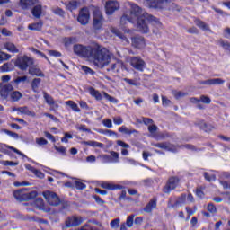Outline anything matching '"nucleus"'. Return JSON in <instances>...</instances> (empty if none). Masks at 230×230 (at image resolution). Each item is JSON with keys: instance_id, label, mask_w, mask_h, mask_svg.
<instances>
[{"instance_id": "f257e3e1", "label": "nucleus", "mask_w": 230, "mask_h": 230, "mask_svg": "<svg viewBox=\"0 0 230 230\" xmlns=\"http://www.w3.org/2000/svg\"><path fill=\"white\" fill-rule=\"evenodd\" d=\"M73 51L76 57L93 60L94 66L100 69H103V67L111 64V52H109V49L98 43H93L88 46L75 44Z\"/></svg>"}, {"instance_id": "f03ea898", "label": "nucleus", "mask_w": 230, "mask_h": 230, "mask_svg": "<svg viewBox=\"0 0 230 230\" xmlns=\"http://www.w3.org/2000/svg\"><path fill=\"white\" fill-rule=\"evenodd\" d=\"M131 15L137 17V30L140 31V33H148L150 31L148 24L155 26L157 29L162 26L159 19L155 18L154 15L148 14V13H143V9L137 4L131 5Z\"/></svg>"}, {"instance_id": "7ed1b4c3", "label": "nucleus", "mask_w": 230, "mask_h": 230, "mask_svg": "<svg viewBox=\"0 0 230 230\" xmlns=\"http://www.w3.org/2000/svg\"><path fill=\"white\" fill-rule=\"evenodd\" d=\"M26 191H28L27 188H22L15 190L13 192L14 199H16V200H19V202H28V200H33V199H37V195H39L37 190H32L31 192Z\"/></svg>"}, {"instance_id": "20e7f679", "label": "nucleus", "mask_w": 230, "mask_h": 230, "mask_svg": "<svg viewBox=\"0 0 230 230\" xmlns=\"http://www.w3.org/2000/svg\"><path fill=\"white\" fill-rule=\"evenodd\" d=\"M44 199L47 200L49 206H60L62 200H60V197L57 192H53L51 190H45L42 192Z\"/></svg>"}, {"instance_id": "39448f33", "label": "nucleus", "mask_w": 230, "mask_h": 230, "mask_svg": "<svg viewBox=\"0 0 230 230\" xmlns=\"http://www.w3.org/2000/svg\"><path fill=\"white\" fill-rule=\"evenodd\" d=\"M14 66L19 67L21 71H26L30 66H33V58L28 56L20 57L16 59Z\"/></svg>"}, {"instance_id": "423d86ee", "label": "nucleus", "mask_w": 230, "mask_h": 230, "mask_svg": "<svg viewBox=\"0 0 230 230\" xmlns=\"http://www.w3.org/2000/svg\"><path fill=\"white\" fill-rule=\"evenodd\" d=\"M179 182H181V179L178 176H171L165 186L163 188L164 193L170 194L177 186H179Z\"/></svg>"}, {"instance_id": "0eeeda50", "label": "nucleus", "mask_w": 230, "mask_h": 230, "mask_svg": "<svg viewBox=\"0 0 230 230\" xmlns=\"http://www.w3.org/2000/svg\"><path fill=\"white\" fill-rule=\"evenodd\" d=\"M103 22H105V19L103 18V14L100 11L93 12V28L95 31L102 30L103 28Z\"/></svg>"}, {"instance_id": "6e6552de", "label": "nucleus", "mask_w": 230, "mask_h": 230, "mask_svg": "<svg viewBox=\"0 0 230 230\" xmlns=\"http://www.w3.org/2000/svg\"><path fill=\"white\" fill-rule=\"evenodd\" d=\"M89 19H91V13L89 12V8L83 7L80 9L77 21L82 24V26H87V24H89Z\"/></svg>"}, {"instance_id": "1a4fd4ad", "label": "nucleus", "mask_w": 230, "mask_h": 230, "mask_svg": "<svg viewBox=\"0 0 230 230\" xmlns=\"http://www.w3.org/2000/svg\"><path fill=\"white\" fill-rule=\"evenodd\" d=\"M129 60L130 65L132 66V67H134V69H136L137 71H140L141 73L145 71V67H146V63H145V60H143L141 58L130 57Z\"/></svg>"}, {"instance_id": "9d476101", "label": "nucleus", "mask_w": 230, "mask_h": 230, "mask_svg": "<svg viewBox=\"0 0 230 230\" xmlns=\"http://www.w3.org/2000/svg\"><path fill=\"white\" fill-rule=\"evenodd\" d=\"M155 148H161V150H165L166 152H172V154H177L179 149H177V145L172 144L170 142H159L154 144Z\"/></svg>"}, {"instance_id": "9b49d317", "label": "nucleus", "mask_w": 230, "mask_h": 230, "mask_svg": "<svg viewBox=\"0 0 230 230\" xmlns=\"http://www.w3.org/2000/svg\"><path fill=\"white\" fill-rule=\"evenodd\" d=\"M84 222V217L80 216H70L65 221L66 227H77Z\"/></svg>"}, {"instance_id": "f8f14e48", "label": "nucleus", "mask_w": 230, "mask_h": 230, "mask_svg": "<svg viewBox=\"0 0 230 230\" xmlns=\"http://www.w3.org/2000/svg\"><path fill=\"white\" fill-rule=\"evenodd\" d=\"M106 15H112L116 10H119V3L115 0H110L106 2L105 5Z\"/></svg>"}, {"instance_id": "ddd939ff", "label": "nucleus", "mask_w": 230, "mask_h": 230, "mask_svg": "<svg viewBox=\"0 0 230 230\" xmlns=\"http://www.w3.org/2000/svg\"><path fill=\"white\" fill-rule=\"evenodd\" d=\"M131 46L133 48H137V49H141L146 46V43L145 42V38L140 35H136L131 38Z\"/></svg>"}, {"instance_id": "4468645a", "label": "nucleus", "mask_w": 230, "mask_h": 230, "mask_svg": "<svg viewBox=\"0 0 230 230\" xmlns=\"http://www.w3.org/2000/svg\"><path fill=\"white\" fill-rule=\"evenodd\" d=\"M149 8L154 10H163L164 4L168 3V0H146Z\"/></svg>"}, {"instance_id": "2eb2a0df", "label": "nucleus", "mask_w": 230, "mask_h": 230, "mask_svg": "<svg viewBox=\"0 0 230 230\" xmlns=\"http://www.w3.org/2000/svg\"><path fill=\"white\" fill-rule=\"evenodd\" d=\"M101 188H103V190H109L110 191H114L116 190H123L125 186L103 181L101 184Z\"/></svg>"}, {"instance_id": "dca6fc26", "label": "nucleus", "mask_w": 230, "mask_h": 230, "mask_svg": "<svg viewBox=\"0 0 230 230\" xmlns=\"http://www.w3.org/2000/svg\"><path fill=\"white\" fill-rule=\"evenodd\" d=\"M12 91H13V86L10 84L4 85L1 89H0V96L1 98H3L4 100H6V98H8V94H10V93H12Z\"/></svg>"}, {"instance_id": "f3484780", "label": "nucleus", "mask_w": 230, "mask_h": 230, "mask_svg": "<svg viewBox=\"0 0 230 230\" xmlns=\"http://www.w3.org/2000/svg\"><path fill=\"white\" fill-rule=\"evenodd\" d=\"M36 3L37 0H20V6L22 10H30Z\"/></svg>"}, {"instance_id": "a211bd4d", "label": "nucleus", "mask_w": 230, "mask_h": 230, "mask_svg": "<svg viewBox=\"0 0 230 230\" xmlns=\"http://www.w3.org/2000/svg\"><path fill=\"white\" fill-rule=\"evenodd\" d=\"M29 75H31V76H40V78H44L45 76L44 73H42V70L36 66H30Z\"/></svg>"}, {"instance_id": "6ab92c4d", "label": "nucleus", "mask_w": 230, "mask_h": 230, "mask_svg": "<svg viewBox=\"0 0 230 230\" xmlns=\"http://www.w3.org/2000/svg\"><path fill=\"white\" fill-rule=\"evenodd\" d=\"M42 26H44V22L42 21H40L38 22L29 24L28 30H31V31H41Z\"/></svg>"}, {"instance_id": "aec40b11", "label": "nucleus", "mask_w": 230, "mask_h": 230, "mask_svg": "<svg viewBox=\"0 0 230 230\" xmlns=\"http://www.w3.org/2000/svg\"><path fill=\"white\" fill-rule=\"evenodd\" d=\"M157 208V200L155 199H151L144 208V211L146 213H152L154 209Z\"/></svg>"}, {"instance_id": "412c9836", "label": "nucleus", "mask_w": 230, "mask_h": 230, "mask_svg": "<svg viewBox=\"0 0 230 230\" xmlns=\"http://www.w3.org/2000/svg\"><path fill=\"white\" fill-rule=\"evenodd\" d=\"M43 98L46 101V103L48 105H50V107H52L54 105L56 107V109H58V104H55V100L48 93L43 92Z\"/></svg>"}, {"instance_id": "4be33fe9", "label": "nucleus", "mask_w": 230, "mask_h": 230, "mask_svg": "<svg viewBox=\"0 0 230 230\" xmlns=\"http://www.w3.org/2000/svg\"><path fill=\"white\" fill-rule=\"evenodd\" d=\"M31 13L33 17H35L36 19H40L42 15V5L40 4L35 5L31 10Z\"/></svg>"}, {"instance_id": "5701e85b", "label": "nucleus", "mask_w": 230, "mask_h": 230, "mask_svg": "<svg viewBox=\"0 0 230 230\" xmlns=\"http://www.w3.org/2000/svg\"><path fill=\"white\" fill-rule=\"evenodd\" d=\"M84 145H86V146H93V148H104L105 146L103 143L97 142L94 140L84 141Z\"/></svg>"}, {"instance_id": "b1692460", "label": "nucleus", "mask_w": 230, "mask_h": 230, "mask_svg": "<svg viewBox=\"0 0 230 230\" xmlns=\"http://www.w3.org/2000/svg\"><path fill=\"white\" fill-rule=\"evenodd\" d=\"M4 48L9 51V53H19V49L13 42H6L4 44Z\"/></svg>"}, {"instance_id": "393cba45", "label": "nucleus", "mask_w": 230, "mask_h": 230, "mask_svg": "<svg viewBox=\"0 0 230 230\" xmlns=\"http://www.w3.org/2000/svg\"><path fill=\"white\" fill-rule=\"evenodd\" d=\"M186 194H181L178 199L174 202V204L169 206V208H177V206H182V204H186Z\"/></svg>"}, {"instance_id": "a878e982", "label": "nucleus", "mask_w": 230, "mask_h": 230, "mask_svg": "<svg viewBox=\"0 0 230 230\" xmlns=\"http://www.w3.org/2000/svg\"><path fill=\"white\" fill-rule=\"evenodd\" d=\"M65 48H69L73 44H76V37H65L63 39Z\"/></svg>"}, {"instance_id": "bb28decb", "label": "nucleus", "mask_w": 230, "mask_h": 230, "mask_svg": "<svg viewBox=\"0 0 230 230\" xmlns=\"http://www.w3.org/2000/svg\"><path fill=\"white\" fill-rule=\"evenodd\" d=\"M88 91L91 94V96H93V98H95V100H102V93H100L99 91H97L96 89H94V87L91 86L88 88Z\"/></svg>"}, {"instance_id": "cd10ccee", "label": "nucleus", "mask_w": 230, "mask_h": 230, "mask_svg": "<svg viewBox=\"0 0 230 230\" xmlns=\"http://www.w3.org/2000/svg\"><path fill=\"white\" fill-rule=\"evenodd\" d=\"M177 150L179 148H186L187 150H191L192 152H200L201 149L197 148L195 146L191 144H185V145H176Z\"/></svg>"}, {"instance_id": "c85d7f7f", "label": "nucleus", "mask_w": 230, "mask_h": 230, "mask_svg": "<svg viewBox=\"0 0 230 230\" xmlns=\"http://www.w3.org/2000/svg\"><path fill=\"white\" fill-rule=\"evenodd\" d=\"M195 24L198 26V28H200V30H203L204 31H208V30H209V26L200 19H196Z\"/></svg>"}, {"instance_id": "c756f323", "label": "nucleus", "mask_w": 230, "mask_h": 230, "mask_svg": "<svg viewBox=\"0 0 230 230\" xmlns=\"http://www.w3.org/2000/svg\"><path fill=\"white\" fill-rule=\"evenodd\" d=\"M40 82H42V79L40 78H34L31 84V87L33 91V93H37V89H39V85H40Z\"/></svg>"}, {"instance_id": "7c9ffc66", "label": "nucleus", "mask_w": 230, "mask_h": 230, "mask_svg": "<svg viewBox=\"0 0 230 230\" xmlns=\"http://www.w3.org/2000/svg\"><path fill=\"white\" fill-rule=\"evenodd\" d=\"M65 103L75 112H80V108H78V104H76L75 101H66Z\"/></svg>"}, {"instance_id": "2f4dec72", "label": "nucleus", "mask_w": 230, "mask_h": 230, "mask_svg": "<svg viewBox=\"0 0 230 230\" xmlns=\"http://www.w3.org/2000/svg\"><path fill=\"white\" fill-rule=\"evenodd\" d=\"M199 128L204 130V132H211V130H213V126L202 121L199 123Z\"/></svg>"}, {"instance_id": "473e14b6", "label": "nucleus", "mask_w": 230, "mask_h": 230, "mask_svg": "<svg viewBox=\"0 0 230 230\" xmlns=\"http://www.w3.org/2000/svg\"><path fill=\"white\" fill-rule=\"evenodd\" d=\"M22 98V93L19 91H14L11 93V100L13 102H19Z\"/></svg>"}, {"instance_id": "72a5a7b5", "label": "nucleus", "mask_w": 230, "mask_h": 230, "mask_svg": "<svg viewBox=\"0 0 230 230\" xmlns=\"http://www.w3.org/2000/svg\"><path fill=\"white\" fill-rule=\"evenodd\" d=\"M4 146L5 148H8L9 150L14 152V154H17L18 155H21L22 157H25L26 159H28V156H26V155H24V153L21 152L19 149L8 145H4Z\"/></svg>"}, {"instance_id": "f704fd0d", "label": "nucleus", "mask_w": 230, "mask_h": 230, "mask_svg": "<svg viewBox=\"0 0 230 230\" xmlns=\"http://www.w3.org/2000/svg\"><path fill=\"white\" fill-rule=\"evenodd\" d=\"M111 33L119 37V39H122V40H125V39H127L125 34H123V32H121L119 29H116V28L111 29Z\"/></svg>"}, {"instance_id": "c9c22d12", "label": "nucleus", "mask_w": 230, "mask_h": 230, "mask_svg": "<svg viewBox=\"0 0 230 230\" xmlns=\"http://www.w3.org/2000/svg\"><path fill=\"white\" fill-rule=\"evenodd\" d=\"M0 164H3V166H18L19 162L2 160L0 161Z\"/></svg>"}, {"instance_id": "e433bc0d", "label": "nucleus", "mask_w": 230, "mask_h": 230, "mask_svg": "<svg viewBox=\"0 0 230 230\" xmlns=\"http://www.w3.org/2000/svg\"><path fill=\"white\" fill-rule=\"evenodd\" d=\"M66 8L70 12H73V10H76V8H78V3L75 0H72L68 3V4L66 5Z\"/></svg>"}, {"instance_id": "4c0bfd02", "label": "nucleus", "mask_w": 230, "mask_h": 230, "mask_svg": "<svg viewBox=\"0 0 230 230\" xmlns=\"http://www.w3.org/2000/svg\"><path fill=\"white\" fill-rule=\"evenodd\" d=\"M52 12L55 15H58L59 17H65L66 15V11L60 7L53 9Z\"/></svg>"}, {"instance_id": "58836bf2", "label": "nucleus", "mask_w": 230, "mask_h": 230, "mask_svg": "<svg viewBox=\"0 0 230 230\" xmlns=\"http://www.w3.org/2000/svg\"><path fill=\"white\" fill-rule=\"evenodd\" d=\"M136 215L131 214L127 217L126 220V225L128 227H132V226H134V218H135Z\"/></svg>"}, {"instance_id": "ea45409f", "label": "nucleus", "mask_w": 230, "mask_h": 230, "mask_svg": "<svg viewBox=\"0 0 230 230\" xmlns=\"http://www.w3.org/2000/svg\"><path fill=\"white\" fill-rule=\"evenodd\" d=\"M203 176L208 181V182H212L217 181V175L215 174L209 175V172H204Z\"/></svg>"}, {"instance_id": "a19ab883", "label": "nucleus", "mask_w": 230, "mask_h": 230, "mask_svg": "<svg viewBox=\"0 0 230 230\" xmlns=\"http://www.w3.org/2000/svg\"><path fill=\"white\" fill-rule=\"evenodd\" d=\"M34 204L37 208H39V209H44V199H42V198H37Z\"/></svg>"}, {"instance_id": "79ce46f5", "label": "nucleus", "mask_w": 230, "mask_h": 230, "mask_svg": "<svg viewBox=\"0 0 230 230\" xmlns=\"http://www.w3.org/2000/svg\"><path fill=\"white\" fill-rule=\"evenodd\" d=\"M1 132L7 134V136H10V137H13V139H17L19 137V134L13 132V131H10L8 129H1Z\"/></svg>"}, {"instance_id": "37998d69", "label": "nucleus", "mask_w": 230, "mask_h": 230, "mask_svg": "<svg viewBox=\"0 0 230 230\" xmlns=\"http://www.w3.org/2000/svg\"><path fill=\"white\" fill-rule=\"evenodd\" d=\"M82 71H84L85 73V75H95L96 72H94V70H93L91 67L87 66H82L81 67Z\"/></svg>"}, {"instance_id": "c03bdc74", "label": "nucleus", "mask_w": 230, "mask_h": 230, "mask_svg": "<svg viewBox=\"0 0 230 230\" xmlns=\"http://www.w3.org/2000/svg\"><path fill=\"white\" fill-rule=\"evenodd\" d=\"M33 53H35L36 55H40V57L45 58V60H47L49 64H51V61L49 60V58H48V56H46V54H44L42 51L33 49Z\"/></svg>"}, {"instance_id": "a18cd8bd", "label": "nucleus", "mask_w": 230, "mask_h": 230, "mask_svg": "<svg viewBox=\"0 0 230 230\" xmlns=\"http://www.w3.org/2000/svg\"><path fill=\"white\" fill-rule=\"evenodd\" d=\"M220 47L224 49L225 51H229L230 52V43L229 41H224L220 40L219 41Z\"/></svg>"}, {"instance_id": "49530a36", "label": "nucleus", "mask_w": 230, "mask_h": 230, "mask_svg": "<svg viewBox=\"0 0 230 230\" xmlns=\"http://www.w3.org/2000/svg\"><path fill=\"white\" fill-rule=\"evenodd\" d=\"M119 222H120L119 218H115L111 221L110 226L112 229H118V227H119Z\"/></svg>"}, {"instance_id": "de8ad7c7", "label": "nucleus", "mask_w": 230, "mask_h": 230, "mask_svg": "<svg viewBox=\"0 0 230 230\" xmlns=\"http://www.w3.org/2000/svg\"><path fill=\"white\" fill-rule=\"evenodd\" d=\"M211 80H212V85H222V84H226V80H224L222 78H214Z\"/></svg>"}, {"instance_id": "09e8293b", "label": "nucleus", "mask_w": 230, "mask_h": 230, "mask_svg": "<svg viewBox=\"0 0 230 230\" xmlns=\"http://www.w3.org/2000/svg\"><path fill=\"white\" fill-rule=\"evenodd\" d=\"M99 132L100 134H104V135L109 134L110 136H118V133L111 129H100Z\"/></svg>"}, {"instance_id": "8fccbe9b", "label": "nucleus", "mask_w": 230, "mask_h": 230, "mask_svg": "<svg viewBox=\"0 0 230 230\" xmlns=\"http://www.w3.org/2000/svg\"><path fill=\"white\" fill-rule=\"evenodd\" d=\"M49 55L50 57H55L56 58H60V57H62V53L58 50H49Z\"/></svg>"}, {"instance_id": "3c124183", "label": "nucleus", "mask_w": 230, "mask_h": 230, "mask_svg": "<svg viewBox=\"0 0 230 230\" xmlns=\"http://www.w3.org/2000/svg\"><path fill=\"white\" fill-rule=\"evenodd\" d=\"M10 58H12V55L6 53V52H0V60H10Z\"/></svg>"}, {"instance_id": "603ef678", "label": "nucleus", "mask_w": 230, "mask_h": 230, "mask_svg": "<svg viewBox=\"0 0 230 230\" xmlns=\"http://www.w3.org/2000/svg\"><path fill=\"white\" fill-rule=\"evenodd\" d=\"M127 22H132V20H130V18H128V15L124 14L121 18H120V24L122 26H124V24H127Z\"/></svg>"}, {"instance_id": "864d4df0", "label": "nucleus", "mask_w": 230, "mask_h": 230, "mask_svg": "<svg viewBox=\"0 0 230 230\" xmlns=\"http://www.w3.org/2000/svg\"><path fill=\"white\" fill-rule=\"evenodd\" d=\"M111 155L112 158H114L113 162L114 163H119V153L116 151H111Z\"/></svg>"}, {"instance_id": "5fc2aeb1", "label": "nucleus", "mask_w": 230, "mask_h": 230, "mask_svg": "<svg viewBox=\"0 0 230 230\" xmlns=\"http://www.w3.org/2000/svg\"><path fill=\"white\" fill-rule=\"evenodd\" d=\"M75 184L76 190H85V188H87V185H85L82 181H75Z\"/></svg>"}, {"instance_id": "6e6d98bb", "label": "nucleus", "mask_w": 230, "mask_h": 230, "mask_svg": "<svg viewBox=\"0 0 230 230\" xmlns=\"http://www.w3.org/2000/svg\"><path fill=\"white\" fill-rule=\"evenodd\" d=\"M199 102H202V103H206L207 105H209V103H211V98L206 95H201Z\"/></svg>"}, {"instance_id": "4d7b16f0", "label": "nucleus", "mask_w": 230, "mask_h": 230, "mask_svg": "<svg viewBox=\"0 0 230 230\" xmlns=\"http://www.w3.org/2000/svg\"><path fill=\"white\" fill-rule=\"evenodd\" d=\"M44 136L47 137V139L52 141V143H57V139H55V137L51 133L45 131Z\"/></svg>"}, {"instance_id": "13d9d810", "label": "nucleus", "mask_w": 230, "mask_h": 230, "mask_svg": "<svg viewBox=\"0 0 230 230\" xmlns=\"http://www.w3.org/2000/svg\"><path fill=\"white\" fill-rule=\"evenodd\" d=\"M207 209L209 213H217V207L213 203H208Z\"/></svg>"}, {"instance_id": "bf43d9fd", "label": "nucleus", "mask_w": 230, "mask_h": 230, "mask_svg": "<svg viewBox=\"0 0 230 230\" xmlns=\"http://www.w3.org/2000/svg\"><path fill=\"white\" fill-rule=\"evenodd\" d=\"M55 150H57V152H58L59 154H62L63 155H66V152H67V149H66L65 146H54Z\"/></svg>"}, {"instance_id": "052dcab7", "label": "nucleus", "mask_w": 230, "mask_h": 230, "mask_svg": "<svg viewBox=\"0 0 230 230\" xmlns=\"http://www.w3.org/2000/svg\"><path fill=\"white\" fill-rule=\"evenodd\" d=\"M102 124L107 128H112V120H111L110 119H105L104 120H102Z\"/></svg>"}, {"instance_id": "680f3d73", "label": "nucleus", "mask_w": 230, "mask_h": 230, "mask_svg": "<svg viewBox=\"0 0 230 230\" xmlns=\"http://www.w3.org/2000/svg\"><path fill=\"white\" fill-rule=\"evenodd\" d=\"M36 143L37 145H40V146H42L44 145H48V140L44 137H40L36 139Z\"/></svg>"}, {"instance_id": "e2e57ef3", "label": "nucleus", "mask_w": 230, "mask_h": 230, "mask_svg": "<svg viewBox=\"0 0 230 230\" xmlns=\"http://www.w3.org/2000/svg\"><path fill=\"white\" fill-rule=\"evenodd\" d=\"M93 199L100 206H103V204H105V200L102 199V198L98 195H93Z\"/></svg>"}, {"instance_id": "0e129e2a", "label": "nucleus", "mask_w": 230, "mask_h": 230, "mask_svg": "<svg viewBox=\"0 0 230 230\" xmlns=\"http://www.w3.org/2000/svg\"><path fill=\"white\" fill-rule=\"evenodd\" d=\"M26 80H28V76L24 75V76H19L14 80V84H21V82H26Z\"/></svg>"}, {"instance_id": "69168bd1", "label": "nucleus", "mask_w": 230, "mask_h": 230, "mask_svg": "<svg viewBox=\"0 0 230 230\" xmlns=\"http://www.w3.org/2000/svg\"><path fill=\"white\" fill-rule=\"evenodd\" d=\"M117 145L122 148H130V145L123 142V140H117Z\"/></svg>"}, {"instance_id": "338daca9", "label": "nucleus", "mask_w": 230, "mask_h": 230, "mask_svg": "<svg viewBox=\"0 0 230 230\" xmlns=\"http://www.w3.org/2000/svg\"><path fill=\"white\" fill-rule=\"evenodd\" d=\"M76 129L80 130L81 132H91V129L85 128V125L76 126Z\"/></svg>"}, {"instance_id": "774afa93", "label": "nucleus", "mask_w": 230, "mask_h": 230, "mask_svg": "<svg viewBox=\"0 0 230 230\" xmlns=\"http://www.w3.org/2000/svg\"><path fill=\"white\" fill-rule=\"evenodd\" d=\"M33 173L38 179H44V172H40L39 169H36Z\"/></svg>"}]
</instances>
